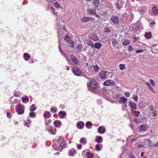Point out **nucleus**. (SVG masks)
Segmentation results:
<instances>
[{
	"instance_id": "39",
	"label": "nucleus",
	"mask_w": 158,
	"mask_h": 158,
	"mask_svg": "<svg viewBox=\"0 0 158 158\" xmlns=\"http://www.w3.org/2000/svg\"><path fill=\"white\" fill-rule=\"evenodd\" d=\"M131 111L134 113V114L135 116L137 117L139 116V114H140L139 111H134L133 110H131Z\"/></svg>"
},
{
	"instance_id": "56",
	"label": "nucleus",
	"mask_w": 158,
	"mask_h": 158,
	"mask_svg": "<svg viewBox=\"0 0 158 158\" xmlns=\"http://www.w3.org/2000/svg\"><path fill=\"white\" fill-rule=\"evenodd\" d=\"M136 123H139V122L137 118H135L133 120Z\"/></svg>"
},
{
	"instance_id": "11",
	"label": "nucleus",
	"mask_w": 158,
	"mask_h": 158,
	"mask_svg": "<svg viewBox=\"0 0 158 158\" xmlns=\"http://www.w3.org/2000/svg\"><path fill=\"white\" fill-rule=\"evenodd\" d=\"M70 57L72 62L75 65L78 64V60L74 55H70Z\"/></svg>"
},
{
	"instance_id": "1",
	"label": "nucleus",
	"mask_w": 158,
	"mask_h": 158,
	"mask_svg": "<svg viewBox=\"0 0 158 158\" xmlns=\"http://www.w3.org/2000/svg\"><path fill=\"white\" fill-rule=\"evenodd\" d=\"M24 106L20 104H19L16 106L15 109L16 112L19 114H23L24 112Z\"/></svg>"
},
{
	"instance_id": "61",
	"label": "nucleus",
	"mask_w": 158,
	"mask_h": 158,
	"mask_svg": "<svg viewBox=\"0 0 158 158\" xmlns=\"http://www.w3.org/2000/svg\"><path fill=\"white\" fill-rule=\"evenodd\" d=\"M143 145H141V144H139L137 148H143Z\"/></svg>"
},
{
	"instance_id": "53",
	"label": "nucleus",
	"mask_w": 158,
	"mask_h": 158,
	"mask_svg": "<svg viewBox=\"0 0 158 158\" xmlns=\"http://www.w3.org/2000/svg\"><path fill=\"white\" fill-rule=\"evenodd\" d=\"M149 81L150 83L152 86L155 85V83L152 80V79H150Z\"/></svg>"
},
{
	"instance_id": "52",
	"label": "nucleus",
	"mask_w": 158,
	"mask_h": 158,
	"mask_svg": "<svg viewBox=\"0 0 158 158\" xmlns=\"http://www.w3.org/2000/svg\"><path fill=\"white\" fill-rule=\"evenodd\" d=\"M133 99L135 101V102H137L138 99V97L137 95H136L135 96H133Z\"/></svg>"
},
{
	"instance_id": "57",
	"label": "nucleus",
	"mask_w": 158,
	"mask_h": 158,
	"mask_svg": "<svg viewBox=\"0 0 158 158\" xmlns=\"http://www.w3.org/2000/svg\"><path fill=\"white\" fill-rule=\"evenodd\" d=\"M129 158H136V157L133 154H130L129 155Z\"/></svg>"
},
{
	"instance_id": "22",
	"label": "nucleus",
	"mask_w": 158,
	"mask_h": 158,
	"mask_svg": "<svg viewBox=\"0 0 158 158\" xmlns=\"http://www.w3.org/2000/svg\"><path fill=\"white\" fill-rule=\"evenodd\" d=\"M86 155L87 158H93L94 157V154L89 152H86Z\"/></svg>"
},
{
	"instance_id": "27",
	"label": "nucleus",
	"mask_w": 158,
	"mask_h": 158,
	"mask_svg": "<svg viewBox=\"0 0 158 158\" xmlns=\"http://www.w3.org/2000/svg\"><path fill=\"white\" fill-rule=\"evenodd\" d=\"M93 124L90 121H87L85 124V126L88 129H90Z\"/></svg>"
},
{
	"instance_id": "25",
	"label": "nucleus",
	"mask_w": 158,
	"mask_h": 158,
	"mask_svg": "<svg viewBox=\"0 0 158 158\" xmlns=\"http://www.w3.org/2000/svg\"><path fill=\"white\" fill-rule=\"evenodd\" d=\"M119 100L121 101L123 103L125 104L126 102H127V99L125 97H122L119 98Z\"/></svg>"
},
{
	"instance_id": "40",
	"label": "nucleus",
	"mask_w": 158,
	"mask_h": 158,
	"mask_svg": "<svg viewBox=\"0 0 158 158\" xmlns=\"http://www.w3.org/2000/svg\"><path fill=\"white\" fill-rule=\"evenodd\" d=\"M54 6L56 8H59L60 7L59 4L57 2H56L54 3Z\"/></svg>"
},
{
	"instance_id": "44",
	"label": "nucleus",
	"mask_w": 158,
	"mask_h": 158,
	"mask_svg": "<svg viewBox=\"0 0 158 158\" xmlns=\"http://www.w3.org/2000/svg\"><path fill=\"white\" fill-rule=\"evenodd\" d=\"M82 48V46L78 45L77 46V49L78 51V52H80L81 51V50Z\"/></svg>"
},
{
	"instance_id": "16",
	"label": "nucleus",
	"mask_w": 158,
	"mask_h": 158,
	"mask_svg": "<svg viewBox=\"0 0 158 158\" xmlns=\"http://www.w3.org/2000/svg\"><path fill=\"white\" fill-rule=\"evenodd\" d=\"M103 141L102 137L100 136H97L95 139V141L98 143H101Z\"/></svg>"
},
{
	"instance_id": "24",
	"label": "nucleus",
	"mask_w": 158,
	"mask_h": 158,
	"mask_svg": "<svg viewBox=\"0 0 158 158\" xmlns=\"http://www.w3.org/2000/svg\"><path fill=\"white\" fill-rule=\"evenodd\" d=\"M60 139H58L56 141L55 143L52 145L53 147L54 148L55 150H56V148H57V146H58V145H60Z\"/></svg>"
},
{
	"instance_id": "34",
	"label": "nucleus",
	"mask_w": 158,
	"mask_h": 158,
	"mask_svg": "<svg viewBox=\"0 0 158 158\" xmlns=\"http://www.w3.org/2000/svg\"><path fill=\"white\" fill-rule=\"evenodd\" d=\"M50 111L52 113H56L57 111V108L56 107H52L50 109Z\"/></svg>"
},
{
	"instance_id": "29",
	"label": "nucleus",
	"mask_w": 158,
	"mask_h": 158,
	"mask_svg": "<svg viewBox=\"0 0 158 158\" xmlns=\"http://www.w3.org/2000/svg\"><path fill=\"white\" fill-rule=\"evenodd\" d=\"M87 44L89 45V46H91L93 48L94 46V44L91 40H87L86 41Z\"/></svg>"
},
{
	"instance_id": "45",
	"label": "nucleus",
	"mask_w": 158,
	"mask_h": 158,
	"mask_svg": "<svg viewBox=\"0 0 158 158\" xmlns=\"http://www.w3.org/2000/svg\"><path fill=\"white\" fill-rule=\"evenodd\" d=\"M89 13L90 14L94 15L96 13L95 10L94 9L90 11Z\"/></svg>"
},
{
	"instance_id": "14",
	"label": "nucleus",
	"mask_w": 158,
	"mask_h": 158,
	"mask_svg": "<svg viewBox=\"0 0 158 158\" xmlns=\"http://www.w3.org/2000/svg\"><path fill=\"white\" fill-rule=\"evenodd\" d=\"M89 38L94 40L96 41L98 40L97 35L95 33H90L89 35Z\"/></svg>"
},
{
	"instance_id": "18",
	"label": "nucleus",
	"mask_w": 158,
	"mask_h": 158,
	"mask_svg": "<svg viewBox=\"0 0 158 158\" xmlns=\"http://www.w3.org/2000/svg\"><path fill=\"white\" fill-rule=\"evenodd\" d=\"M112 45L114 47H116L118 44L117 40L114 38H112L111 40Z\"/></svg>"
},
{
	"instance_id": "49",
	"label": "nucleus",
	"mask_w": 158,
	"mask_h": 158,
	"mask_svg": "<svg viewBox=\"0 0 158 158\" xmlns=\"http://www.w3.org/2000/svg\"><path fill=\"white\" fill-rule=\"evenodd\" d=\"M143 102H140L139 104V107L140 109H141L143 108Z\"/></svg>"
},
{
	"instance_id": "3",
	"label": "nucleus",
	"mask_w": 158,
	"mask_h": 158,
	"mask_svg": "<svg viewBox=\"0 0 158 158\" xmlns=\"http://www.w3.org/2000/svg\"><path fill=\"white\" fill-rule=\"evenodd\" d=\"M64 38L70 47L72 48L74 47V45L73 41L69 38V37L68 35H66L64 37Z\"/></svg>"
},
{
	"instance_id": "41",
	"label": "nucleus",
	"mask_w": 158,
	"mask_h": 158,
	"mask_svg": "<svg viewBox=\"0 0 158 158\" xmlns=\"http://www.w3.org/2000/svg\"><path fill=\"white\" fill-rule=\"evenodd\" d=\"M130 43V41L128 40H124L123 42V44L124 45H126L129 44Z\"/></svg>"
},
{
	"instance_id": "51",
	"label": "nucleus",
	"mask_w": 158,
	"mask_h": 158,
	"mask_svg": "<svg viewBox=\"0 0 158 158\" xmlns=\"http://www.w3.org/2000/svg\"><path fill=\"white\" fill-rule=\"evenodd\" d=\"M51 127V126L50 125H48L47 126V127L46 128V130H47L49 132H50L52 130L51 129H48V128H50Z\"/></svg>"
},
{
	"instance_id": "31",
	"label": "nucleus",
	"mask_w": 158,
	"mask_h": 158,
	"mask_svg": "<svg viewBox=\"0 0 158 158\" xmlns=\"http://www.w3.org/2000/svg\"><path fill=\"white\" fill-rule=\"evenodd\" d=\"M90 18L88 17H82L81 19V21L83 22H84L89 20Z\"/></svg>"
},
{
	"instance_id": "5",
	"label": "nucleus",
	"mask_w": 158,
	"mask_h": 158,
	"mask_svg": "<svg viewBox=\"0 0 158 158\" xmlns=\"http://www.w3.org/2000/svg\"><path fill=\"white\" fill-rule=\"evenodd\" d=\"M110 20L114 23L117 24L119 22V18L118 16L113 15L110 18Z\"/></svg>"
},
{
	"instance_id": "58",
	"label": "nucleus",
	"mask_w": 158,
	"mask_h": 158,
	"mask_svg": "<svg viewBox=\"0 0 158 158\" xmlns=\"http://www.w3.org/2000/svg\"><path fill=\"white\" fill-rule=\"evenodd\" d=\"M82 145L81 144H78V145L77 148L78 149H81V148Z\"/></svg>"
},
{
	"instance_id": "7",
	"label": "nucleus",
	"mask_w": 158,
	"mask_h": 158,
	"mask_svg": "<svg viewBox=\"0 0 158 158\" xmlns=\"http://www.w3.org/2000/svg\"><path fill=\"white\" fill-rule=\"evenodd\" d=\"M90 86L91 89H95L97 87V85L96 82L94 80H91L90 81Z\"/></svg>"
},
{
	"instance_id": "28",
	"label": "nucleus",
	"mask_w": 158,
	"mask_h": 158,
	"mask_svg": "<svg viewBox=\"0 0 158 158\" xmlns=\"http://www.w3.org/2000/svg\"><path fill=\"white\" fill-rule=\"evenodd\" d=\"M80 142L83 144L85 145L87 143V140L85 138H82L80 140Z\"/></svg>"
},
{
	"instance_id": "38",
	"label": "nucleus",
	"mask_w": 158,
	"mask_h": 158,
	"mask_svg": "<svg viewBox=\"0 0 158 158\" xmlns=\"http://www.w3.org/2000/svg\"><path fill=\"white\" fill-rule=\"evenodd\" d=\"M50 116V113L48 111H46L44 114V117L45 118H46V117H49Z\"/></svg>"
},
{
	"instance_id": "12",
	"label": "nucleus",
	"mask_w": 158,
	"mask_h": 158,
	"mask_svg": "<svg viewBox=\"0 0 158 158\" xmlns=\"http://www.w3.org/2000/svg\"><path fill=\"white\" fill-rule=\"evenodd\" d=\"M106 131L105 127L103 126H100L98 129V131L100 134H104Z\"/></svg>"
},
{
	"instance_id": "17",
	"label": "nucleus",
	"mask_w": 158,
	"mask_h": 158,
	"mask_svg": "<svg viewBox=\"0 0 158 158\" xmlns=\"http://www.w3.org/2000/svg\"><path fill=\"white\" fill-rule=\"evenodd\" d=\"M60 118H64V117L66 115V113L64 111H61L59 112L58 113Z\"/></svg>"
},
{
	"instance_id": "6",
	"label": "nucleus",
	"mask_w": 158,
	"mask_h": 158,
	"mask_svg": "<svg viewBox=\"0 0 158 158\" xmlns=\"http://www.w3.org/2000/svg\"><path fill=\"white\" fill-rule=\"evenodd\" d=\"M60 28H59V29L57 30V33H58V38H59V50L60 51H61L60 50V46L62 43L60 41L61 39H62V37L63 35V33L62 31H60Z\"/></svg>"
},
{
	"instance_id": "42",
	"label": "nucleus",
	"mask_w": 158,
	"mask_h": 158,
	"mask_svg": "<svg viewBox=\"0 0 158 158\" xmlns=\"http://www.w3.org/2000/svg\"><path fill=\"white\" fill-rule=\"evenodd\" d=\"M115 5L116 6V9H118V10H120L121 8L122 7L121 5H120V6L119 5V3H116L115 4Z\"/></svg>"
},
{
	"instance_id": "62",
	"label": "nucleus",
	"mask_w": 158,
	"mask_h": 158,
	"mask_svg": "<svg viewBox=\"0 0 158 158\" xmlns=\"http://www.w3.org/2000/svg\"><path fill=\"white\" fill-rule=\"evenodd\" d=\"M153 147H156L158 146V142L154 144Z\"/></svg>"
},
{
	"instance_id": "2",
	"label": "nucleus",
	"mask_w": 158,
	"mask_h": 158,
	"mask_svg": "<svg viewBox=\"0 0 158 158\" xmlns=\"http://www.w3.org/2000/svg\"><path fill=\"white\" fill-rule=\"evenodd\" d=\"M60 145L57 146V148H56L57 150L61 151L66 146V142L62 139H60Z\"/></svg>"
},
{
	"instance_id": "43",
	"label": "nucleus",
	"mask_w": 158,
	"mask_h": 158,
	"mask_svg": "<svg viewBox=\"0 0 158 158\" xmlns=\"http://www.w3.org/2000/svg\"><path fill=\"white\" fill-rule=\"evenodd\" d=\"M94 70L96 72H98V71L99 69V67L98 66V65L96 64L94 66Z\"/></svg>"
},
{
	"instance_id": "48",
	"label": "nucleus",
	"mask_w": 158,
	"mask_h": 158,
	"mask_svg": "<svg viewBox=\"0 0 158 158\" xmlns=\"http://www.w3.org/2000/svg\"><path fill=\"white\" fill-rule=\"evenodd\" d=\"M51 10L53 14L55 15H56L57 13L56 12H55V9L53 7H51Z\"/></svg>"
},
{
	"instance_id": "60",
	"label": "nucleus",
	"mask_w": 158,
	"mask_h": 158,
	"mask_svg": "<svg viewBox=\"0 0 158 158\" xmlns=\"http://www.w3.org/2000/svg\"><path fill=\"white\" fill-rule=\"evenodd\" d=\"M7 117H8L9 118H11V116L10 115V113H7Z\"/></svg>"
},
{
	"instance_id": "26",
	"label": "nucleus",
	"mask_w": 158,
	"mask_h": 158,
	"mask_svg": "<svg viewBox=\"0 0 158 158\" xmlns=\"http://www.w3.org/2000/svg\"><path fill=\"white\" fill-rule=\"evenodd\" d=\"M22 100L23 102L24 103H27L29 101V99L27 96L25 97H22Z\"/></svg>"
},
{
	"instance_id": "50",
	"label": "nucleus",
	"mask_w": 158,
	"mask_h": 158,
	"mask_svg": "<svg viewBox=\"0 0 158 158\" xmlns=\"http://www.w3.org/2000/svg\"><path fill=\"white\" fill-rule=\"evenodd\" d=\"M125 96L127 97H129L130 95V93L128 92H126L124 94Z\"/></svg>"
},
{
	"instance_id": "30",
	"label": "nucleus",
	"mask_w": 158,
	"mask_h": 158,
	"mask_svg": "<svg viewBox=\"0 0 158 158\" xmlns=\"http://www.w3.org/2000/svg\"><path fill=\"white\" fill-rule=\"evenodd\" d=\"M36 109V107L34 104H32L31 105L30 109V110L31 112H33L35 111Z\"/></svg>"
},
{
	"instance_id": "36",
	"label": "nucleus",
	"mask_w": 158,
	"mask_h": 158,
	"mask_svg": "<svg viewBox=\"0 0 158 158\" xmlns=\"http://www.w3.org/2000/svg\"><path fill=\"white\" fill-rule=\"evenodd\" d=\"M36 114L35 113L33 112H31L29 114V116L32 118H33L35 117L36 116Z\"/></svg>"
},
{
	"instance_id": "20",
	"label": "nucleus",
	"mask_w": 158,
	"mask_h": 158,
	"mask_svg": "<svg viewBox=\"0 0 158 158\" xmlns=\"http://www.w3.org/2000/svg\"><path fill=\"white\" fill-rule=\"evenodd\" d=\"M102 45L101 43L99 42L96 43L95 44L93 48H95L98 50H99L102 47Z\"/></svg>"
},
{
	"instance_id": "54",
	"label": "nucleus",
	"mask_w": 158,
	"mask_h": 158,
	"mask_svg": "<svg viewBox=\"0 0 158 158\" xmlns=\"http://www.w3.org/2000/svg\"><path fill=\"white\" fill-rule=\"evenodd\" d=\"M143 50L142 49H139L136 51V52L138 53L143 52Z\"/></svg>"
},
{
	"instance_id": "19",
	"label": "nucleus",
	"mask_w": 158,
	"mask_h": 158,
	"mask_svg": "<svg viewBox=\"0 0 158 158\" xmlns=\"http://www.w3.org/2000/svg\"><path fill=\"white\" fill-rule=\"evenodd\" d=\"M144 36L147 39H149L151 38L152 37V33L151 31L147 32L145 33Z\"/></svg>"
},
{
	"instance_id": "15",
	"label": "nucleus",
	"mask_w": 158,
	"mask_h": 158,
	"mask_svg": "<svg viewBox=\"0 0 158 158\" xmlns=\"http://www.w3.org/2000/svg\"><path fill=\"white\" fill-rule=\"evenodd\" d=\"M54 125L57 127H60L61 125V122L59 120H56L53 122Z\"/></svg>"
},
{
	"instance_id": "21",
	"label": "nucleus",
	"mask_w": 158,
	"mask_h": 158,
	"mask_svg": "<svg viewBox=\"0 0 158 158\" xmlns=\"http://www.w3.org/2000/svg\"><path fill=\"white\" fill-rule=\"evenodd\" d=\"M23 57L25 60L27 61L30 59L31 56L29 54L25 53L23 54Z\"/></svg>"
},
{
	"instance_id": "33",
	"label": "nucleus",
	"mask_w": 158,
	"mask_h": 158,
	"mask_svg": "<svg viewBox=\"0 0 158 158\" xmlns=\"http://www.w3.org/2000/svg\"><path fill=\"white\" fill-rule=\"evenodd\" d=\"M76 153V151L75 150H73V151L72 150H70L69 151V155L70 156H73L75 155Z\"/></svg>"
},
{
	"instance_id": "46",
	"label": "nucleus",
	"mask_w": 158,
	"mask_h": 158,
	"mask_svg": "<svg viewBox=\"0 0 158 158\" xmlns=\"http://www.w3.org/2000/svg\"><path fill=\"white\" fill-rule=\"evenodd\" d=\"M99 145L98 144H96L95 146V149L98 151H99L101 149L99 147Z\"/></svg>"
},
{
	"instance_id": "23",
	"label": "nucleus",
	"mask_w": 158,
	"mask_h": 158,
	"mask_svg": "<svg viewBox=\"0 0 158 158\" xmlns=\"http://www.w3.org/2000/svg\"><path fill=\"white\" fill-rule=\"evenodd\" d=\"M93 4L95 7L98 8L100 4V0H93Z\"/></svg>"
},
{
	"instance_id": "32",
	"label": "nucleus",
	"mask_w": 158,
	"mask_h": 158,
	"mask_svg": "<svg viewBox=\"0 0 158 158\" xmlns=\"http://www.w3.org/2000/svg\"><path fill=\"white\" fill-rule=\"evenodd\" d=\"M152 11L153 13L155 14H157L158 13V9H156V6L153 7L152 8Z\"/></svg>"
},
{
	"instance_id": "10",
	"label": "nucleus",
	"mask_w": 158,
	"mask_h": 158,
	"mask_svg": "<svg viewBox=\"0 0 158 158\" xmlns=\"http://www.w3.org/2000/svg\"><path fill=\"white\" fill-rule=\"evenodd\" d=\"M77 126L79 129H82L83 128L84 125V123L82 121H78L77 123Z\"/></svg>"
},
{
	"instance_id": "63",
	"label": "nucleus",
	"mask_w": 158,
	"mask_h": 158,
	"mask_svg": "<svg viewBox=\"0 0 158 158\" xmlns=\"http://www.w3.org/2000/svg\"><path fill=\"white\" fill-rule=\"evenodd\" d=\"M152 114H153V116L154 117H155L156 116V113L155 111H154L152 112Z\"/></svg>"
},
{
	"instance_id": "59",
	"label": "nucleus",
	"mask_w": 158,
	"mask_h": 158,
	"mask_svg": "<svg viewBox=\"0 0 158 158\" xmlns=\"http://www.w3.org/2000/svg\"><path fill=\"white\" fill-rule=\"evenodd\" d=\"M119 96V95L117 94L116 95L114 96V98L115 99H117L118 98Z\"/></svg>"
},
{
	"instance_id": "37",
	"label": "nucleus",
	"mask_w": 158,
	"mask_h": 158,
	"mask_svg": "<svg viewBox=\"0 0 158 158\" xmlns=\"http://www.w3.org/2000/svg\"><path fill=\"white\" fill-rule=\"evenodd\" d=\"M119 68L121 70H123L125 69L126 67L124 64H120L119 65Z\"/></svg>"
},
{
	"instance_id": "4",
	"label": "nucleus",
	"mask_w": 158,
	"mask_h": 158,
	"mask_svg": "<svg viewBox=\"0 0 158 158\" xmlns=\"http://www.w3.org/2000/svg\"><path fill=\"white\" fill-rule=\"evenodd\" d=\"M73 73L77 76H80L81 72L77 67H74L72 69Z\"/></svg>"
},
{
	"instance_id": "13",
	"label": "nucleus",
	"mask_w": 158,
	"mask_h": 158,
	"mask_svg": "<svg viewBox=\"0 0 158 158\" xmlns=\"http://www.w3.org/2000/svg\"><path fill=\"white\" fill-rule=\"evenodd\" d=\"M148 126L146 124H143L140 126V130L142 131H144L146 130L148 128Z\"/></svg>"
},
{
	"instance_id": "35",
	"label": "nucleus",
	"mask_w": 158,
	"mask_h": 158,
	"mask_svg": "<svg viewBox=\"0 0 158 158\" xmlns=\"http://www.w3.org/2000/svg\"><path fill=\"white\" fill-rule=\"evenodd\" d=\"M111 81L110 80H108L106 81L103 83V85H104L108 86L110 85V81Z\"/></svg>"
},
{
	"instance_id": "55",
	"label": "nucleus",
	"mask_w": 158,
	"mask_h": 158,
	"mask_svg": "<svg viewBox=\"0 0 158 158\" xmlns=\"http://www.w3.org/2000/svg\"><path fill=\"white\" fill-rule=\"evenodd\" d=\"M128 48V50L130 51L131 52L133 50V48L131 46H129Z\"/></svg>"
},
{
	"instance_id": "9",
	"label": "nucleus",
	"mask_w": 158,
	"mask_h": 158,
	"mask_svg": "<svg viewBox=\"0 0 158 158\" xmlns=\"http://www.w3.org/2000/svg\"><path fill=\"white\" fill-rule=\"evenodd\" d=\"M106 73V71H102L100 72L99 75L102 79H105L106 78L107 76Z\"/></svg>"
},
{
	"instance_id": "47",
	"label": "nucleus",
	"mask_w": 158,
	"mask_h": 158,
	"mask_svg": "<svg viewBox=\"0 0 158 158\" xmlns=\"http://www.w3.org/2000/svg\"><path fill=\"white\" fill-rule=\"evenodd\" d=\"M104 31L105 32H110V30L109 29L108 27H105L104 28Z\"/></svg>"
},
{
	"instance_id": "8",
	"label": "nucleus",
	"mask_w": 158,
	"mask_h": 158,
	"mask_svg": "<svg viewBox=\"0 0 158 158\" xmlns=\"http://www.w3.org/2000/svg\"><path fill=\"white\" fill-rule=\"evenodd\" d=\"M128 105L129 106H130L132 110H135L137 109L136 104L135 102L132 103L131 101H129L128 102Z\"/></svg>"
},
{
	"instance_id": "64",
	"label": "nucleus",
	"mask_w": 158,
	"mask_h": 158,
	"mask_svg": "<svg viewBox=\"0 0 158 158\" xmlns=\"http://www.w3.org/2000/svg\"><path fill=\"white\" fill-rule=\"evenodd\" d=\"M114 85V81H112V82H110V85H111L112 86H113Z\"/></svg>"
}]
</instances>
